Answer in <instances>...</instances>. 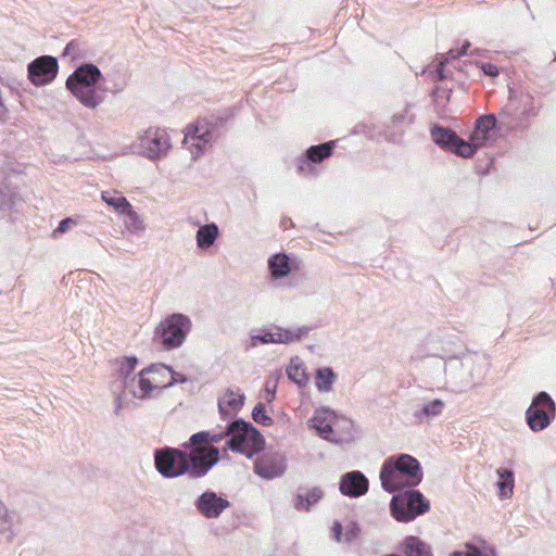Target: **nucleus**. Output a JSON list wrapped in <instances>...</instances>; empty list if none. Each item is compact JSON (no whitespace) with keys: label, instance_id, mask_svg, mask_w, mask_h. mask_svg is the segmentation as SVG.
I'll use <instances>...</instances> for the list:
<instances>
[{"label":"nucleus","instance_id":"20e7f679","mask_svg":"<svg viewBox=\"0 0 556 556\" xmlns=\"http://www.w3.org/2000/svg\"><path fill=\"white\" fill-rule=\"evenodd\" d=\"M100 68L92 63H83L66 79V88L87 109L96 110L105 99V89Z\"/></svg>","mask_w":556,"mask_h":556},{"label":"nucleus","instance_id":"b1692460","mask_svg":"<svg viewBox=\"0 0 556 556\" xmlns=\"http://www.w3.org/2000/svg\"><path fill=\"white\" fill-rule=\"evenodd\" d=\"M18 517L14 511H10L2 502H0V534L8 540L16 535L15 523Z\"/></svg>","mask_w":556,"mask_h":556},{"label":"nucleus","instance_id":"dca6fc26","mask_svg":"<svg viewBox=\"0 0 556 556\" xmlns=\"http://www.w3.org/2000/svg\"><path fill=\"white\" fill-rule=\"evenodd\" d=\"M286 468V459L279 454H264L254 464V472L267 480L281 477Z\"/></svg>","mask_w":556,"mask_h":556},{"label":"nucleus","instance_id":"f257e3e1","mask_svg":"<svg viewBox=\"0 0 556 556\" xmlns=\"http://www.w3.org/2000/svg\"><path fill=\"white\" fill-rule=\"evenodd\" d=\"M426 353L420 357H439L444 361L446 384L456 393L480 386L488 372V361L483 354L466 352L460 355L452 349V341L427 338Z\"/></svg>","mask_w":556,"mask_h":556},{"label":"nucleus","instance_id":"c756f323","mask_svg":"<svg viewBox=\"0 0 556 556\" xmlns=\"http://www.w3.org/2000/svg\"><path fill=\"white\" fill-rule=\"evenodd\" d=\"M287 375L290 380L299 387H305L308 382V376L305 372V367L299 357L292 358L290 365L287 367Z\"/></svg>","mask_w":556,"mask_h":556},{"label":"nucleus","instance_id":"de8ad7c7","mask_svg":"<svg viewBox=\"0 0 556 556\" xmlns=\"http://www.w3.org/2000/svg\"><path fill=\"white\" fill-rule=\"evenodd\" d=\"M265 390L267 393V397H266L267 402L274 401L275 393H276V384H274L273 388H270L269 382H267Z\"/></svg>","mask_w":556,"mask_h":556},{"label":"nucleus","instance_id":"2eb2a0df","mask_svg":"<svg viewBox=\"0 0 556 556\" xmlns=\"http://www.w3.org/2000/svg\"><path fill=\"white\" fill-rule=\"evenodd\" d=\"M369 490V480L359 470H352L341 476L339 491L342 495L357 498L365 495Z\"/></svg>","mask_w":556,"mask_h":556},{"label":"nucleus","instance_id":"5701e85b","mask_svg":"<svg viewBox=\"0 0 556 556\" xmlns=\"http://www.w3.org/2000/svg\"><path fill=\"white\" fill-rule=\"evenodd\" d=\"M445 404L442 400L435 399L430 402L424 403L420 408L416 409L413 414L418 424L425 422L427 419L438 417L442 414Z\"/></svg>","mask_w":556,"mask_h":556},{"label":"nucleus","instance_id":"49530a36","mask_svg":"<svg viewBox=\"0 0 556 556\" xmlns=\"http://www.w3.org/2000/svg\"><path fill=\"white\" fill-rule=\"evenodd\" d=\"M332 531H333L336 540L339 542L341 540V535H342V526L339 521L333 522Z\"/></svg>","mask_w":556,"mask_h":556},{"label":"nucleus","instance_id":"6e6552de","mask_svg":"<svg viewBox=\"0 0 556 556\" xmlns=\"http://www.w3.org/2000/svg\"><path fill=\"white\" fill-rule=\"evenodd\" d=\"M168 366L163 364H152L143 368L137 377L130 378L124 382V389L136 399L144 400L150 397L151 392L155 389L163 388V380L148 375H166Z\"/></svg>","mask_w":556,"mask_h":556},{"label":"nucleus","instance_id":"9b49d317","mask_svg":"<svg viewBox=\"0 0 556 556\" xmlns=\"http://www.w3.org/2000/svg\"><path fill=\"white\" fill-rule=\"evenodd\" d=\"M170 147V138L164 129L149 128L139 137L140 153L151 160L165 156Z\"/></svg>","mask_w":556,"mask_h":556},{"label":"nucleus","instance_id":"4be33fe9","mask_svg":"<svg viewBox=\"0 0 556 556\" xmlns=\"http://www.w3.org/2000/svg\"><path fill=\"white\" fill-rule=\"evenodd\" d=\"M324 497V491L319 486H314L305 493H298L294 497V507L298 510H311Z\"/></svg>","mask_w":556,"mask_h":556},{"label":"nucleus","instance_id":"cd10ccee","mask_svg":"<svg viewBox=\"0 0 556 556\" xmlns=\"http://www.w3.org/2000/svg\"><path fill=\"white\" fill-rule=\"evenodd\" d=\"M500 480L496 485L500 490V496L502 498H509L513 495L514 490V471L508 468L501 467L496 470Z\"/></svg>","mask_w":556,"mask_h":556},{"label":"nucleus","instance_id":"473e14b6","mask_svg":"<svg viewBox=\"0 0 556 556\" xmlns=\"http://www.w3.org/2000/svg\"><path fill=\"white\" fill-rule=\"evenodd\" d=\"M21 202L22 199L9 186L0 187V210H11Z\"/></svg>","mask_w":556,"mask_h":556},{"label":"nucleus","instance_id":"5fc2aeb1","mask_svg":"<svg viewBox=\"0 0 556 556\" xmlns=\"http://www.w3.org/2000/svg\"><path fill=\"white\" fill-rule=\"evenodd\" d=\"M408 123H413V116L408 117Z\"/></svg>","mask_w":556,"mask_h":556},{"label":"nucleus","instance_id":"a18cd8bd","mask_svg":"<svg viewBox=\"0 0 556 556\" xmlns=\"http://www.w3.org/2000/svg\"><path fill=\"white\" fill-rule=\"evenodd\" d=\"M70 224H72V219L71 218H64L62 219L60 223H59V226L56 227V229L54 230V232H60V233H63L67 230Z\"/></svg>","mask_w":556,"mask_h":556},{"label":"nucleus","instance_id":"f704fd0d","mask_svg":"<svg viewBox=\"0 0 556 556\" xmlns=\"http://www.w3.org/2000/svg\"><path fill=\"white\" fill-rule=\"evenodd\" d=\"M252 418L255 422L262 426H270L274 422L273 418L267 415L265 405L262 402L254 406L252 410Z\"/></svg>","mask_w":556,"mask_h":556},{"label":"nucleus","instance_id":"0eeeda50","mask_svg":"<svg viewBox=\"0 0 556 556\" xmlns=\"http://www.w3.org/2000/svg\"><path fill=\"white\" fill-rule=\"evenodd\" d=\"M191 319L181 313L167 316L155 329V336L161 339L163 348L167 351L180 348L191 331Z\"/></svg>","mask_w":556,"mask_h":556},{"label":"nucleus","instance_id":"a878e982","mask_svg":"<svg viewBox=\"0 0 556 556\" xmlns=\"http://www.w3.org/2000/svg\"><path fill=\"white\" fill-rule=\"evenodd\" d=\"M403 553L406 556H431V547L418 536H407L403 542Z\"/></svg>","mask_w":556,"mask_h":556},{"label":"nucleus","instance_id":"a211bd4d","mask_svg":"<svg viewBox=\"0 0 556 556\" xmlns=\"http://www.w3.org/2000/svg\"><path fill=\"white\" fill-rule=\"evenodd\" d=\"M497 119L493 114L482 115L477 119L468 141L470 146L475 147V153L489 140L490 132L495 129Z\"/></svg>","mask_w":556,"mask_h":556},{"label":"nucleus","instance_id":"6e6d98bb","mask_svg":"<svg viewBox=\"0 0 556 556\" xmlns=\"http://www.w3.org/2000/svg\"><path fill=\"white\" fill-rule=\"evenodd\" d=\"M555 61H556V56H555Z\"/></svg>","mask_w":556,"mask_h":556},{"label":"nucleus","instance_id":"e433bc0d","mask_svg":"<svg viewBox=\"0 0 556 556\" xmlns=\"http://www.w3.org/2000/svg\"><path fill=\"white\" fill-rule=\"evenodd\" d=\"M336 437L346 435L349 432L353 437V422L350 419H337L334 421Z\"/></svg>","mask_w":556,"mask_h":556},{"label":"nucleus","instance_id":"bb28decb","mask_svg":"<svg viewBox=\"0 0 556 556\" xmlns=\"http://www.w3.org/2000/svg\"><path fill=\"white\" fill-rule=\"evenodd\" d=\"M271 331H273V338L275 339L274 343L288 344V343L298 341L302 337L306 336L309 331V328L308 327H300L295 330H289V329H282V328L277 327L275 330H271Z\"/></svg>","mask_w":556,"mask_h":556},{"label":"nucleus","instance_id":"412c9836","mask_svg":"<svg viewBox=\"0 0 556 556\" xmlns=\"http://www.w3.org/2000/svg\"><path fill=\"white\" fill-rule=\"evenodd\" d=\"M244 400V394H239L236 393L233 390L228 389L224 397L218 400V410L222 418L226 419L229 415L228 412L226 410V407L237 413L243 406Z\"/></svg>","mask_w":556,"mask_h":556},{"label":"nucleus","instance_id":"3c124183","mask_svg":"<svg viewBox=\"0 0 556 556\" xmlns=\"http://www.w3.org/2000/svg\"><path fill=\"white\" fill-rule=\"evenodd\" d=\"M470 42L469 41H465L460 48L459 51H457V55H466L468 53V49L470 48Z\"/></svg>","mask_w":556,"mask_h":556},{"label":"nucleus","instance_id":"09e8293b","mask_svg":"<svg viewBox=\"0 0 556 556\" xmlns=\"http://www.w3.org/2000/svg\"><path fill=\"white\" fill-rule=\"evenodd\" d=\"M444 62H440L437 68V78L438 80L442 81L446 78V75L444 74Z\"/></svg>","mask_w":556,"mask_h":556},{"label":"nucleus","instance_id":"c85d7f7f","mask_svg":"<svg viewBox=\"0 0 556 556\" xmlns=\"http://www.w3.org/2000/svg\"><path fill=\"white\" fill-rule=\"evenodd\" d=\"M182 446L185 448L190 450V455H195L198 457H205L204 453L194 452V448H204L208 446H214L210 444V431H200L192 434L188 442L184 443Z\"/></svg>","mask_w":556,"mask_h":556},{"label":"nucleus","instance_id":"c03bdc74","mask_svg":"<svg viewBox=\"0 0 556 556\" xmlns=\"http://www.w3.org/2000/svg\"><path fill=\"white\" fill-rule=\"evenodd\" d=\"M407 111L408 109L406 108L403 112L401 113H396L392 116V123L394 125H399V124H404L406 123V119H407Z\"/></svg>","mask_w":556,"mask_h":556},{"label":"nucleus","instance_id":"c9c22d12","mask_svg":"<svg viewBox=\"0 0 556 556\" xmlns=\"http://www.w3.org/2000/svg\"><path fill=\"white\" fill-rule=\"evenodd\" d=\"M63 55H71L73 59L83 56V43L79 40H71L64 48Z\"/></svg>","mask_w":556,"mask_h":556},{"label":"nucleus","instance_id":"f3484780","mask_svg":"<svg viewBox=\"0 0 556 556\" xmlns=\"http://www.w3.org/2000/svg\"><path fill=\"white\" fill-rule=\"evenodd\" d=\"M300 265V260L287 253L273 254L267 261L270 277L275 280L288 277L292 270H299Z\"/></svg>","mask_w":556,"mask_h":556},{"label":"nucleus","instance_id":"393cba45","mask_svg":"<svg viewBox=\"0 0 556 556\" xmlns=\"http://www.w3.org/2000/svg\"><path fill=\"white\" fill-rule=\"evenodd\" d=\"M219 229L214 223L201 226L195 235L197 245L202 249H208L218 238Z\"/></svg>","mask_w":556,"mask_h":556},{"label":"nucleus","instance_id":"1a4fd4ad","mask_svg":"<svg viewBox=\"0 0 556 556\" xmlns=\"http://www.w3.org/2000/svg\"><path fill=\"white\" fill-rule=\"evenodd\" d=\"M556 416V405L551 395L542 391L538 393L526 412L529 428L539 432L546 429Z\"/></svg>","mask_w":556,"mask_h":556},{"label":"nucleus","instance_id":"7c9ffc66","mask_svg":"<svg viewBox=\"0 0 556 556\" xmlns=\"http://www.w3.org/2000/svg\"><path fill=\"white\" fill-rule=\"evenodd\" d=\"M336 380V374L330 367H323L316 370V388L319 392H329Z\"/></svg>","mask_w":556,"mask_h":556},{"label":"nucleus","instance_id":"4468645a","mask_svg":"<svg viewBox=\"0 0 556 556\" xmlns=\"http://www.w3.org/2000/svg\"><path fill=\"white\" fill-rule=\"evenodd\" d=\"M58 70V60L51 55L39 56L27 66L28 78L36 86H43L52 81Z\"/></svg>","mask_w":556,"mask_h":556},{"label":"nucleus","instance_id":"39448f33","mask_svg":"<svg viewBox=\"0 0 556 556\" xmlns=\"http://www.w3.org/2000/svg\"><path fill=\"white\" fill-rule=\"evenodd\" d=\"M229 440L226 447L232 452L240 453L251 459L258 454L265 445L262 433L249 421L237 418L228 424Z\"/></svg>","mask_w":556,"mask_h":556},{"label":"nucleus","instance_id":"f03ea898","mask_svg":"<svg viewBox=\"0 0 556 556\" xmlns=\"http://www.w3.org/2000/svg\"><path fill=\"white\" fill-rule=\"evenodd\" d=\"M194 452L204 453L205 457H198L176 447H161L154 451V466L164 478L173 479L188 475L191 479L204 477L218 462L219 450L216 446L194 448Z\"/></svg>","mask_w":556,"mask_h":556},{"label":"nucleus","instance_id":"603ef678","mask_svg":"<svg viewBox=\"0 0 556 556\" xmlns=\"http://www.w3.org/2000/svg\"><path fill=\"white\" fill-rule=\"evenodd\" d=\"M129 219L131 220V225L135 229L141 228V220L139 218L135 219L134 217H129Z\"/></svg>","mask_w":556,"mask_h":556},{"label":"nucleus","instance_id":"58836bf2","mask_svg":"<svg viewBox=\"0 0 556 556\" xmlns=\"http://www.w3.org/2000/svg\"><path fill=\"white\" fill-rule=\"evenodd\" d=\"M274 338H273V331H266L264 334H256V336H253L252 337V344L253 345H256L257 343H263V344H267V343H274Z\"/></svg>","mask_w":556,"mask_h":556},{"label":"nucleus","instance_id":"8fccbe9b","mask_svg":"<svg viewBox=\"0 0 556 556\" xmlns=\"http://www.w3.org/2000/svg\"><path fill=\"white\" fill-rule=\"evenodd\" d=\"M459 56H460V55H457V51H455L454 49H451V50L446 53V55H445V58H444V60H443L442 62H444V64H446L450 60H454V59H457V58H459Z\"/></svg>","mask_w":556,"mask_h":556},{"label":"nucleus","instance_id":"7ed1b4c3","mask_svg":"<svg viewBox=\"0 0 556 556\" xmlns=\"http://www.w3.org/2000/svg\"><path fill=\"white\" fill-rule=\"evenodd\" d=\"M422 470L417 458L408 454L388 457L380 469L381 486L389 493L403 488H415L422 480Z\"/></svg>","mask_w":556,"mask_h":556},{"label":"nucleus","instance_id":"864d4df0","mask_svg":"<svg viewBox=\"0 0 556 556\" xmlns=\"http://www.w3.org/2000/svg\"><path fill=\"white\" fill-rule=\"evenodd\" d=\"M149 377H153V375H148ZM166 375H154V377L159 378L160 380H162L163 377H165Z\"/></svg>","mask_w":556,"mask_h":556},{"label":"nucleus","instance_id":"2f4dec72","mask_svg":"<svg viewBox=\"0 0 556 556\" xmlns=\"http://www.w3.org/2000/svg\"><path fill=\"white\" fill-rule=\"evenodd\" d=\"M186 139L197 140V143H192L195 147V154L199 155L202 152L203 146L211 142L214 139L213 132L208 129L200 131V128L195 126L192 130L189 129Z\"/></svg>","mask_w":556,"mask_h":556},{"label":"nucleus","instance_id":"72a5a7b5","mask_svg":"<svg viewBox=\"0 0 556 556\" xmlns=\"http://www.w3.org/2000/svg\"><path fill=\"white\" fill-rule=\"evenodd\" d=\"M137 364H138V359L136 356L124 357L121 361L118 371H119V376L124 378V382L130 380L128 378L132 374Z\"/></svg>","mask_w":556,"mask_h":556},{"label":"nucleus","instance_id":"423d86ee","mask_svg":"<svg viewBox=\"0 0 556 556\" xmlns=\"http://www.w3.org/2000/svg\"><path fill=\"white\" fill-rule=\"evenodd\" d=\"M429 510V500L414 488L397 492L390 502L391 516L399 522H410Z\"/></svg>","mask_w":556,"mask_h":556},{"label":"nucleus","instance_id":"f8f14e48","mask_svg":"<svg viewBox=\"0 0 556 556\" xmlns=\"http://www.w3.org/2000/svg\"><path fill=\"white\" fill-rule=\"evenodd\" d=\"M193 505L202 517L217 519L231 504L226 496L213 490H206L194 500Z\"/></svg>","mask_w":556,"mask_h":556},{"label":"nucleus","instance_id":"9d476101","mask_svg":"<svg viewBox=\"0 0 556 556\" xmlns=\"http://www.w3.org/2000/svg\"><path fill=\"white\" fill-rule=\"evenodd\" d=\"M432 141L444 150H448L462 157H471L475 155V147L468 141L462 139L448 127L434 124L430 129Z\"/></svg>","mask_w":556,"mask_h":556},{"label":"nucleus","instance_id":"6ab92c4d","mask_svg":"<svg viewBox=\"0 0 556 556\" xmlns=\"http://www.w3.org/2000/svg\"><path fill=\"white\" fill-rule=\"evenodd\" d=\"M336 147V141H327L321 144L311 146L305 153V159L299 160V172L303 173L305 165L308 166L307 162L320 163L325 159L329 157Z\"/></svg>","mask_w":556,"mask_h":556},{"label":"nucleus","instance_id":"aec40b11","mask_svg":"<svg viewBox=\"0 0 556 556\" xmlns=\"http://www.w3.org/2000/svg\"><path fill=\"white\" fill-rule=\"evenodd\" d=\"M102 200L111 207H113L116 212L124 214L128 217H134L138 219V214L132 210V206L127 201V199L116 191H102Z\"/></svg>","mask_w":556,"mask_h":556},{"label":"nucleus","instance_id":"a19ab883","mask_svg":"<svg viewBox=\"0 0 556 556\" xmlns=\"http://www.w3.org/2000/svg\"><path fill=\"white\" fill-rule=\"evenodd\" d=\"M126 391L127 390H124L123 393L118 394L116 397H115V401H114V414L115 415H119L121 412L124 409L125 407V401H124V397L126 395Z\"/></svg>","mask_w":556,"mask_h":556},{"label":"nucleus","instance_id":"37998d69","mask_svg":"<svg viewBox=\"0 0 556 556\" xmlns=\"http://www.w3.org/2000/svg\"><path fill=\"white\" fill-rule=\"evenodd\" d=\"M226 437H230V433H228V426L226 427L225 431H222V432H218V433H214V434H212L210 432V444L218 443L222 440H224Z\"/></svg>","mask_w":556,"mask_h":556},{"label":"nucleus","instance_id":"4c0bfd02","mask_svg":"<svg viewBox=\"0 0 556 556\" xmlns=\"http://www.w3.org/2000/svg\"><path fill=\"white\" fill-rule=\"evenodd\" d=\"M168 369L169 370L166 372V375H170V380L167 383L163 382V388H169L176 383H185L188 381V378L185 375L174 371L169 366Z\"/></svg>","mask_w":556,"mask_h":556},{"label":"nucleus","instance_id":"ddd939ff","mask_svg":"<svg viewBox=\"0 0 556 556\" xmlns=\"http://www.w3.org/2000/svg\"><path fill=\"white\" fill-rule=\"evenodd\" d=\"M336 415L330 409H317L309 419V427L315 429L318 435L331 442H348L352 440L349 432L346 435L336 437L334 429Z\"/></svg>","mask_w":556,"mask_h":556},{"label":"nucleus","instance_id":"79ce46f5","mask_svg":"<svg viewBox=\"0 0 556 556\" xmlns=\"http://www.w3.org/2000/svg\"><path fill=\"white\" fill-rule=\"evenodd\" d=\"M481 70L485 75L491 76V77H495L498 75V70H497L496 65H494L492 63H482Z\"/></svg>","mask_w":556,"mask_h":556},{"label":"nucleus","instance_id":"ea45409f","mask_svg":"<svg viewBox=\"0 0 556 556\" xmlns=\"http://www.w3.org/2000/svg\"><path fill=\"white\" fill-rule=\"evenodd\" d=\"M451 556H489L483 554L478 547L467 545L465 552H454Z\"/></svg>","mask_w":556,"mask_h":556}]
</instances>
